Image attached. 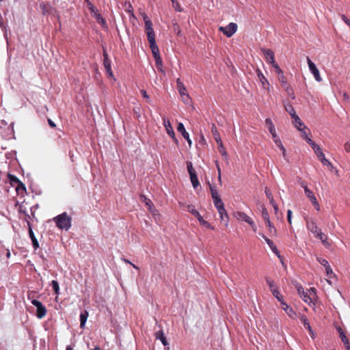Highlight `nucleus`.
<instances>
[{
    "instance_id": "25",
    "label": "nucleus",
    "mask_w": 350,
    "mask_h": 350,
    "mask_svg": "<svg viewBox=\"0 0 350 350\" xmlns=\"http://www.w3.org/2000/svg\"><path fill=\"white\" fill-rule=\"evenodd\" d=\"M211 131L212 135H213L214 139L215 140V142H221V139L220 135L218 132V130L217 129V126L215 124H212Z\"/></svg>"
},
{
    "instance_id": "37",
    "label": "nucleus",
    "mask_w": 350,
    "mask_h": 350,
    "mask_svg": "<svg viewBox=\"0 0 350 350\" xmlns=\"http://www.w3.org/2000/svg\"><path fill=\"white\" fill-rule=\"evenodd\" d=\"M87 7L93 16L98 12V10L90 1H88V5H87Z\"/></svg>"
},
{
    "instance_id": "51",
    "label": "nucleus",
    "mask_w": 350,
    "mask_h": 350,
    "mask_svg": "<svg viewBox=\"0 0 350 350\" xmlns=\"http://www.w3.org/2000/svg\"><path fill=\"white\" fill-rule=\"evenodd\" d=\"M317 261L321 265H323V267H325V268H326L327 266H329V263H328V261L324 258H317Z\"/></svg>"
},
{
    "instance_id": "20",
    "label": "nucleus",
    "mask_w": 350,
    "mask_h": 350,
    "mask_svg": "<svg viewBox=\"0 0 350 350\" xmlns=\"http://www.w3.org/2000/svg\"><path fill=\"white\" fill-rule=\"evenodd\" d=\"M301 185L304 189L305 194L309 198L311 202L317 200L313 192L307 187L304 183H302Z\"/></svg>"
},
{
    "instance_id": "17",
    "label": "nucleus",
    "mask_w": 350,
    "mask_h": 350,
    "mask_svg": "<svg viewBox=\"0 0 350 350\" xmlns=\"http://www.w3.org/2000/svg\"><path fill=\"white\" fill-rule=\"evenodd\" d=\"M262 53L265 56L266 60L268 63L272 64L274 63L275 57H274V53L272 50L271 49H261Z\"/></svg>"
},
{
    "instance_id": "11",
    "label": "nucleus",
    "mask_w": 350,
    "mask_h": 350,
    "mask_svg": "<svg viewBox=\"0 0 350 350\" xmlns=\"http://www.w3.org/2000/svg\"><path fill=\"white\" fill-rule=\"evenodd\" d=\"M265 124H266L267 126L268 127L269 131L270 132V133L272 136V138L275 144L276 140H280V139L276 133L275 126H274L273 123L272 122L271 119L267 118L265 120Z\"/></svg>"
},
{
    "instance_id": "19",
    "label": "nucleus",
    "mask_w": 350,
    "mask_h": 350,
    "mask_svg": "<svg viewBox=\"0 0 350 350\" xmlns=\"http://www.w3.org/2000/svg\"><path fill=\"white\" fill-rule=\"evenodd\" d=\"M177 130L179 133H181L182 136L185 139H187V141L188 142V144L189 145L191 144V140L189 138V133L186 131L185 129V126L183 125V123L180 122L178 123V126H177Z\"/></svg>"
},
{
    "instance_id": "40",
    "label": "nucleus",
    "mask_w": 350,
    "mask_h": 350,
    "mask_svg": "<svg viewBox=\"0 0 350 350\" xmlns=\"http://www.w3.org/2000/svg\"><path fill=\"white\" fill-rule=\"evenodd\" d=\"M275 144L282 151V155L284 157H285L286 155V149H285L284 146H283L281 140H276Z\"/></svg>"
},
{
    "instance_id": "14",
    "label": "nucleus",
    "mask_w": 350,
    "mask_h": 350,
    "mask_svg": "<svg viewBox=\"0 0 350 350\" xmlns=\"http://www.w3.org/2000/svg\"><path fill=\"white\" fill-rule=\"evenodd\" d=\"M309 293H310V295H308V293L307 292H305V293L301 297L306 303H308V304H311L313 302V299L316 296L315 288H311L309 290Z\"/></svg>"
},
{
    "instance_id": "55",
    "label": "nucleus",
    "mask_w": 350,
    "mask_h": 350,
    "mask_svg": "<svg viewBox=\"0 0 350 350\" xmlns=\"http://www.w3.org/2000/svg\"><path fill=\"white\" fill-rule=\"evenodd\" d=\"M155 63L157 66L159 68V66H162V60L161 58V56H158L157 57H154Z\"/></svg>"
},
{
    "instance_id": "41",
    "label": "nucleus",
    "mask_w": 350,
    "mask_h": 350,
    "mask_svg": "<svg viewBox=\"0 0 350 350\" xmlns=\"http://www.w3.org/2000/svg\"><path fill=\"white\" fill-rule=\"evenodd\" d=\"M262 217L265 222L270 221L269 213H268L267 208H262Z\"/></svg>"
},
{
    "instance_id": "7",
    "label": "nucleus",
    "mask_w": 350,
    "mask_h": 350,
    "mask_svg": "<svg viewBox=\"0 0 350 350\" xmlns=\"http://www.w3.org/2000/svg\"><path fill=\"white\" fill-rule=\"evenodd\" d=\"M236 217L239 220L247 222L252 228L254 232L257 231V226L253 219L243 212L239 211L236 213Z\"/></svg>"
},
{
    "instance_id": "32",
    "label": "nucleus",
    "mask_w": 350,
    "mask_h": 350,
    "mask_svg": "<svg viewBox=\"0 0 350 350\" xmlns=\"http://www.w3.org/2000/svg\"><path fill=\"white\" fill-rule=\"evenodd\" d=\"M267 284H268L270 291L271 293L275 292V291L278 290L277 285L275 284V282L273 280H271L269 278H266Z\"/></svg>"
},
{
    "instance_id": "22",
    "label": "nucleus",
    "mask_w": 350,
    "mask_h": 350,
    "mask_svg": "<svg viewBox=\"0 0 350 350\" xmlns=\"http://www.w3.org/2000/svg\"><path fill=\"white\" fill-rule=\"evenodd\" d=\"M299 317L301 322L304 324V327L307 329L311 334H313L312 327L310 325L307 317L304 314H299Z\"/></svg>"
},
{
    "instance_id": "38",
    "label": "nucleus",
    "mask_w": 350,
    "mask_h": 350,
    "mask_svg": "<svg viewBox=\"0 0 350 350\" xmlns=\"http://www.w3.org/2000/svg\"><path fill=\"white\" fill-rule=\"evenodd\" d=\"M221 208H222V210L220 209V208L217 209V211H218V213L219 214L221 219L224 220V217H226L228 219V215L226 210L225 209V207L224 206V207H221Z\"/></svg>"
},
{
    "instance_id": "44",
    "label": "nucleus",
    "mask_w": 350,
    "mask_h": 350,
    "mask_svg": "<svg viewBox=\"0 0 350 350\" xmlns=\"http://www.w3.org/2000/svg\"><path fill=\"white\" fill-rule=\"evenodd\" d=\"M94 17L96 18V20L97 21V22L98 23H100L102 25H105V20L103 19V18L102 17V16L98 12L96 14H95L94 16Z\"/></svg>"
},
{
    "instance_id": "15",
    "label": "nucleus",
    "mask_w": 350,
    "mask_h": 350,
    "mask_svg": "<svg viewBox=\"0 0 350 350\" xmlns=\"http://www.w3.org/2000/svg\"><path fill=\"white\" fill-rule=\"evenodd\" d=\"M163 126H165L167 134L172 138H175V133H174V129L171 125L170 120L168 118L164 117V118H163Z\"/></svg>"
},
{
    "instance_id": "45",
    "label": "nucleus",
    "mask_w": 350,
    "mask_h": 350,
    "mask_svg": "<svg viewBox=\"0 0 350 350\" xmlns=\"http://www.w3.org/2000/svg\"><path fill=\"white\" fill-rule=\"evenodd\" d=\"M301 133V137L306 140L307 137H308V133L307 131H309L306 126H304L301 129V130H299Z\"/></svg>"
},
{
    "instance_id": "13",
    "label": "nucleus",
    "mask_w": 350,
    "mask_h": 350,
    "mask_svg": "<svg viewBox=\"0 0 350 350\" xmlns=\"http://www.w3.org/2000/svg\"><path fill=\"white\" fill-rule=\"evenodd\" d=\"M256 72L258 79L261 83L262 88L269 92L270 84L268 80L266 79V77L264 76L262 72L259 69H257Z\"/></svg>"
},
{
    "instance_id": "28",
    "label": "nucleus",
    "mask_w": 350,
    "mask_h": 350,
    "mask_svg": "<svg viewBox=\"0 0 350 350\" xmlns=\"http://www.w3.org/2000/svg\"><path fill=\"white\" fill-rule=\"evenodd\" d=\"M267 227L269 228V232L271 236H275L277 234V230L271 221L265 222Z\"/></svg>"
},
{
    "instance_id": "1",
    "label": "nucleus",
    "mask_w": 350,
    "mask_h": 350,
    "mask_svg": "<svg viewBox=\"0 0 350 350\" xmlns=\"http://www.w3.org/2000/svg\"><path fill=\"white\" fill-rule=\"evenodd\" d=\"M144 20L145 23L146 33L150 44V48L151 49L153 57L154 58L160 56V54L159 49L156 44L155 34L152 28V23L149 18L146 15L144 16Z\"/></svg>"
},
{
    "instance_id": "62",
    "label": "nucleus",
    "mask_w": 350,
    "mask_h": 350,
    "mask_svg": "<svg viewBox=\"0 0 350 350\" xmlns=\"http://www.w3.org/2000/svg\"><path fill=\"white\" fill-rule=\"evenodd\" d=\"M271 250H272V252L275 254L278 257H280V254H279V251L277 249V247L276 245H275L273 247L271 248Z\"/></svg>"
},
{
    "instance_id": "10",
    "label": "nucleus",
    "mask_w": 350,
    "mask_h": 350,
    "mask_svg": "<svg viewBox=\"0 0 350 350\" xmlns=\"http://www.w3.org/2000/svg\"><path fill=\"white\" fill-rule=\"evenodd\" d=\"M307 229L310 231L314 235L317 234L321 230L318 228L316 221L314 219H306Z\"/></svg>"
},
{
    "instance_id": "12",
    "label": "nucleus",
    "mask_w": 350,
    "mask_h": 350,
    "mask_svg": "<svg viewBox=\"0 0 350 350\" xmlns=\"http://www.w3.org/2000/svg\"><path fill=\"white\" fill-rule=\"evenodd\" d=\"M176 83H177V89H178V92H179L180 95L181 96V97L186 96V98L187 100H190L191 98L187 93V88H185L183 83L181 81V80L179 78L177 79Z\"/></svg>"
},
{
    "instance_id": "42",
    "label": "nucleus",
    "mask_w": 350,
    "mask_h": 350,
    "mask_svg": "<svg viewBox=\"0 0 350 350\" xmlns=\"http://www.w3.org/2000/svg\"><path fill=\"white\" fill-rule=\"evenodd\" d=\"M339 336L342 342L344 343L345 347H347L348 345H350L349 339L347 338L345 333H340V335Z\"/></svg>"
},
{
    "instance_id": "63",
    "label": "nucleus",
    "mask_w": 350,
    "mask_h": 350,
    "mask_svg": "<svg viewBox=\"0 0 350 350\" xmlns=\"http://www.w3.org/2000/svg\"><path fill=\"white\" fill-rule=\"evenodd\" d=\"M271 250H272V252L275 254L278 257H280V254H279V251L277 249V247L276 245H275L273 247L271 248Z\"/></svg>"
},
{
    "instance_id": "3",
    "label": "nucleus",
    "mask_w": 350,
    "mask_h": 350,
    "mask_svg": "<svg viewBox=\"0 0 350 350\" xmlns=\"http://www.w3.org/2000/svg\"><path fill=\"white\" fill-rule=\"evenodd\" d=\"M14 123L8 124L4 120H0V133L4 137H9L14 133Z\"/></svg>"
},
{
    "instance_id": "30",
    "label": "nucleus",
    "mask_w": 350,
    "mask_h": 350,
    "mask_svg": "<svg viewBox=\"0 0 350 350\" xmlns=\"http://www.w3.org/2000/svg\"><path fill=\"white\" fill-rule=\"evenodd\" d=\"M187 211L193 215H194L197 219H198L201 216L200 213L195 208L194 206L193 205H188Z\"/></svg>"
},
{
    "instance_id": "61",
    "label": "nucleus",
    "mask_w": 350,
    "mask_h": 350,
    "mask_svg": "<svg viewBox=\"0 0 350 350\" xmlns=\"http://www.w3.org/2000/svg\"><path fill=\"white\" fill-rule=\"evenodd\" d=\"M265 194L269 200L273 198L271 192L267 188L265 189Z\"/></svg>"
},
{
    "instance_id": "54",
    "label": "nucleus",
    "mask_w": 350,
    "mask_h": 350,
    "mask_svg": "<svg viewBox=\"0 0 350 350\" xmlns=\"http://www.w3.org/2000/svg\"><path fill=\"white\" fill-rule=\"evenodd\" d=\"M325 271H326V273H327V275L329 278L332 277V275L334 274L333 273V271H332V269L331 268V267L329 265L327 266L326 268H325Z\"/></svg>"
},
{
    "instance_id": "35",
    "label": "nucleus",
    "mask_w": 350,
    "mask_h": 350,
    "mask_svg": "<svg viewBox=\"0 0 350 350\" xmlns=\"http://www.w3.org/2000/svg\"><path fill=\"white\" fill-rule=\"evenodd\" d=\"M29 233L30 238H31V241L33 242V247L36 249L38 248V245H38V241H37V239H36V237H35V235L33 234V230H32L31 227H29Z\"/></svg>"
},
{
    "instance_id": "29",
    "label": "nucleus",
    "mask_w": 350,
    "mask_h": 350,
    "mask_svg": "<svg viewBox=\"0 0 350 350\" xmlns=\"http://www.w3.org/2000/svg\"><path fill=\"white\" fill-rule=\"evenodd\" d=\"M282 88L284 90V91L286 92V94L288 96H290L292 99H295V94H294V90L291 85L285 86Z\"/></svg>"
},
{
    "instance_id": "47",
    "label": "nucleus",
    "mask_w": 350,
    "mask_h": 350,
    "mask_svg": "<svg viewBox=\"0 0 350 350\" xmlns=\"http://www.w3.org/2000/svg\"><path fill=\"white\" fill-rule=\"evenodd\" d=\"M273 295L282 304V301H284L283 300V297L280 295L278 290L275 291V292L272 293Z\"/></svg>"
},
{
    "instance_id": "56",
    "label": "nucleus",
    "mask_w": 350,
    "mask_h": 350,
    "mask_svg": "<svg viewBox=\"0 0 350 350\" xmlns=\"http://www.w3.org/2000/svg\"><path fill=\"white\" fill-rule=\"evenodd\" d=\"M287 220L288 222L291 224L292 223V211L291 210H288L287 211Z\"/></svg>"
},
{
    "instance_id": "6",
    "label": "nucleus",
    "mask_w": 350,
    "mask_h": 350,
    "mask_svg": "<svg viewBox=\"0 0 350 350\" xmlns=\"http://www.w3.org/2000/svg\"><path fill=\"white\" fill-rule=\"evenodd\" d=\"M187 170L190 176V180L194 189L200 185L199 180L196 172V170L193 167L192 163L190 161L187 162Z\"/></svg>"
},
{
    "instance_id": "46",
    "label": "nucleus",
    "mask_w": 350,
    "mask_h": 350,
    "mask_svg": "<svg viewBox=\"0 0 350 350\" xmlns=\"http://www.w3.org/2000/svg\"><path fill=\"white\" fill-rule=\"evenodd\" d=\"M260 234L264 239V240L266 241V243L268 244V245L269 246L270 248L273 247L275 245L273 241H271V239L267 238L265 234H263L262 233H260Z\"/></svg>"
},
{
    "instance_id": "31",
    "label": "nucleus",
    "mask_w": 350,
    "mask_h": 350,
    "mask_svg": "<svg viewBox=\"0 0 350 350\" xmlns=\"http://www.w3.org/2000/svg\"><path fill=\"white\" fill-rule=\"evenodd\" d=\"M278 81H280L282 88H284L285 86H287V85H290L288 83L287 79L285 77V75H284V73H282V75H278Z\"/></svg>"
},
{
    "instance_id": "24",
    "label": "nucleus",
    "mask_w": 350,
    "mask_h": 350,
    "mask_svg": "<svg viewBox=\"0 0 350 350\" xmlns=\"http://www.w3.org/2000/svg\"><path fill=\"white\" fill-rule=\"evenodd\" d=\"M291 118L293 120L292 122L293 125L297 130H301V129L304 127V126H305V124L302 122V121L297 115Z\"/></svg>"
},
{
    "instance_id": "2",
    "label": "nucleus",
    "mask_w": 350,
    "mask_h": 350,
    "mask_svg": "<svg viewBox=\"0 0 350 350\" xmlns=\"http://www.w3.org/2000/svg\"><path fill=\"white\" fill-rule=\"evenodd\" d=\"M53 221L57 228L61 230H68L71 227V217L66 213L55 217Z\"/></svg>"
},
{
    "instance_id": "18",
    "label": "nucleus",
    "mask_w": 350,
    "mask_h": 350,
    "mask_svg": "<svg viewBox=\"0 0 350 350\" xmlns=\"http://www.w3.org/2000/svg\"><path fill=\"white\" fill-rule=\"evenodd\" d=\"M281 304L282 306V309L286 312L290 318L295 319L297 317L296 312L285 301H282Z\"/></svg>"
},
{
    "instance_id": "4",
    "label": "nucleus",
    "mask_w": 350,
    "mask_h": 350,
    "mask_svg": "<svg viewBox=\"0 0 350 350\" xmlns=\"http://www.w3.org/2000/svg\"><path fill=\"white\" fill-rule=\"evenodd\" d=\"M208 185L215 206L216 207L217 210L219 208L221 209V208L224 207V204L221 199L220 198L217 189H215V187L212 186L209 183Z\"/></svg>"
},
{
    "instance_id": "64",
    "label": "nucleus",
    "mask_w": 350,
    "mask_h": 350,
    "mask_svg": "<svg viewBox=\"0 0 350 350\" xmlns=\"http://www.w3.org/2000/svg\"><path fill=\"white\" fill-rule=\"evenodd\" d=\"M312 203L314 205V208H315V209L317 211H319L320 210V205H319V204L317 200H316V201H314V202H313Z\"/></svg>"
},
{
    "instance_id": "58",
    "label": "nucleus",
    "mask_w": 350,
    "mask_h": 350,
    "mask_svg": "<svg viewBox=\"0 0 350 350\" xmlns=\"http://www.w3.org/2000/svg\"><path fill=\"white\" fill-rule=\"evenodd\" d=\"M342 21L350 27V20L344 14L341 16Z\"/></svg>"
},
{
    "instance_id": "49",
    "label": "nucleus",
    "mask_w": 350,
    "mask_h": 350,
    "mask_svg": "<svg viewBox=\"0 0 350 350\" xmlns=\"http://www.w3.org/2000/svg\"><path fill=\"white\" fill-rule=\"evenodd\" d=\"M271 64L274 68L275 72L278 74V75H282V73H284L283 71L280 69L278 64L275 62H274V63H272Z\"/></svg>"
},
{
    "instance_id": "53",
    "label": "nucleus",
    "mask_w": 350,
    "mask_h": 350,
    "mask_svg": "<svg viewBox=\"0 0 350 350\" xmlns=\"http://www.w3.org/2000/svg\"><path fill=\"white\" fill-rule=\"evenodd\" d=\"M140 92L142 94V96L146 99L147 102L149 103L150 102V98H149V96L148 95L147 92L146 90H140Z\"/></svg>"
},
{
    "instance_id": "27",
    "label": "nucleus",
    "mask_w": 350,
    "mask_h": 350,
    "mask_svg": "<svg viewBox=\"0 0 350 350\" xmlns=\"http://www.w3.org/2000/svg\"><path fill=\"white\" fill-rule=\"evenodd\" d=\"M284 106L285 110L288 113V114L291 116V118H293L297 115L296 111L292 105H291L290 103H286L284 102Z\"/></svg>"
},
{
    "instance_id": "43",
    "label": "nucleus",
    "mask_w": 350,
    "mask_h": 350,
    "mask_svg": "<svg viewBox=\"0 0 350 350\" xmlns=\"http://www.w3.org/2000/svg\"><path fill=\"white\" fill-rule=\"evenodd\" d=\"M171 1L172 3V5H173L174 8L177 12H182L183 11V9H182L180 3L176 0H171Z\"/></svg>"
},
{
    "instance_id": "60",
    "label": "nucleus",
    "mask_w": 350,
    "mask_h": 350,
    "mask_svg": "<svg viewBox=\"0 0 350 350\" xmlns=\"http://www.w3.org/2000/svg\"><path fill=\"white\" fill-rule=\"evenodd\" d=\"M40 7H41V8H42V13H43L44 14H48V13H49L47 6H46L45 4H41V5H40Z\"/></svg>"
},
{
    "instance_id": "52",
    "label": "nucleus",
    "mask_w": 350,
    "mask_h": 350,
    "mask_svg": "<svg viewBox=\"0 0 350 350\" xmlns=\"http://www.w3.org/2000/svg\"><path fill=\"white\" fill-rule=\"evenodd\" d=\"M323 165L332 167V163L325 157L320 160Z\"/></svg>"
},
{
    "instance_id": "33",
    "label": "nucleus",
    "mask_w": 350,
    "mask_h": 350,
    "mask_svg": "<svg viewBox=\"0 0 350 350\" xmlns=\"http://www.w3.org/2000/svg\"><path fill=\"white\" fill-rule=\"evenodd\" d=\"M217 145H218V150L219 152V153L223 156V157H225V158L226 159L227 158V156H228V154H227V152L224 146V144H223V142L222 141H221V142H217Z\"/></svg>"
},
{
    "instance_id": "21",
    "label": "nucleus",
    "mask_w": 350,
    "mask_h": 350,
    "mask_svg": "<svg viewBox=\"0 0 350 350\" xmlns=\"http://www.w3.org/2000/svg\"><path fill=\"white\" fill-rule=\"evenodd\" d=\"M140 199L142 202H144L146 204V206L148 207L149 211L152 213V214L154 215L155 213L157 212V210L155 208H152V203L151 200L148 198H147L145 196H140Z\"/></svg>"
},
{
    "instance_id": "16",
    "label": "nucleus",
    "mask_w": 350,
    "mask_h": 350,
    "mask_svg": "<svg viewBox=\"0 0 350 350\" xmlns=\"http://www.w3.org/2000/svg\"><path fill=\"white\" fill-rule=\"evenodd\" d=\"M103 56H104V60H103L104 67H105L107 74L109 75V76L112 77L113 73H112L111 68V62H110L109 58L108 57V55L107 54L105 51H104Z\"/></svg>"
},
{
    "instance_id": "59",
    "label": "nucleus",
    "mask_w": 350,
    "mask_h": 350,
    "mask_svg": "<svg viewBox=\"0 0 350 350\" xmlns=\"http://www.w3.org/2000/svg\"><path fill=\"white\" fill-rule=\"evenodd\" d=\"M344 148L347 152H350V140L345 144Z\"/></svg>"
},
{
    "instance_id": "50",
    "label": "nucleus",
    "mask_w": 350,
    "mask_h": 350,
    "mask_svg": "<svg viewBox=\"0 0 350 350\" xmlns=\"http://www.w3.org/2000/svg\"><path fill=\"white\" fill-rule=\"evenodd\" d=\"M314 152L316 153L317 157L319 158V160L322 159L323 157H325V155L323 152V150L321 148H317V150H316L314 151Z\"/></svg>"
},
{
    "instance_id": "39",
    "label": "nucleus",
    "mask_w": 350,
    "mask_h": 350,
    "mask_svg": "<svg viewBox=\"0 0 350 350\" xmlns=\"http://www.w3.org/2000/svg\"><path fill=\"white\" fill-rule=\"evenodd\" d=\"M51 285L52 286L55 294L58 295L59 294V286L58 282L56 280H53Z\"/></svg>"
},
{
    "instance_id": "23",
    "label": "nucleus",
    "mask_w": 350,
    "mask_h": 350,
    "mask_svg": "<svg viewBox=\"0 0 350 350\" xmlns=\"http://www.w3.org/2000/svg\"><path fill=\"white\" fill-rule=\"evenodd\" d=\"M154 336H155L156 339L160 340L164 346H167L169 345L165 336H164V333L162 330L156 332L154 334Z\"/></svg>"
},
{
    "instance_id": "57",
    "label": "nucleus",
    "mask_w": 350,
    "mask_h": 350,
    "mask_svg": "<svg viewBox=\"0 0 350 350\" xmlns=\"http://www.w3.org/2000/svg\"><path fill=\"white\" fill-rule=\"evenodd\" d=\"M297 289L298 294L299 295L300 297H301L305 293V291L302 286H297Z\"/></svg>"
},
{
    "instance_id": "8",
    "label": "nucleus",
    "mask_w": 350,
    "mask_h": 350,
    "mask_svg": "<svg viewBox=\"0 0 350 350\" xmlns=\"http://www.w3.org/2000/svg\"><path fill=\"white\" fill-rule=\"evenodd\" d=\"M31 304L36 307V316L38 319L43 318L46 313L45 306L38 300L33 299Z\"/></svg>"
},
{
    "instance_id": "48",
    "label": "nucleus",
    "mask_w": 350,
    "mask_h": 350,
    "mask_svg": "<svg viewBox=\"0 0 350 350\" xmlns=\"http://www.w3.org/2000/svg\"><path fill=\"white\" fill-rule=\"evenodd\" d=\"M173 29L177 36H181L182 31H181L180 27L178 23L173 24Z\"/></svg>"
},
{
    "instance_id": "5",
    "label": "nucleus",
    "mask_w": 350,
    "mask_h": 350,
    "mask_svg": "<svg viewBox=\"0 0 350 350\" xmlns=\"http://www.w3.org/2000/svg\"><path fill=\"white\" fill-rule=\"evenodd\" d=\"M237 25L234 23H230L226 27H219V31L222 32L228 38L232 36L237 31Z\"/></svg>"
},
{
    "instance_id": "26",
    "label": "nucleus",
    "mask_w": 350,
    "mask_h": 350,
    "mask_svg": "<svg viewBox=\"0 0 350 350\" xmlns=\"http://www.w3.org/2000/svg\"><path fill=\"white\" fill-rule=\"evenodd\" d=\"M89 314L87 310L83 311L80 314V327L81 328H83L85 325V323L88 318Z\"/></svg>"
},
{
    "instance_id": "9",
    "label": "nucleus",
    "mask_w": 350,
    "mask_h": 350,
    "mask_svg": "<svg viewBox=\"0 0 350 350\" xmlns=\"http://www.w3.org/2000/svg\"><path fill=\"white\" fill-rule=\"evenodd\" d=\"M307 62L308 64V67L310 69V71L313 75L315 80L318 82H321L322 81V78L320 75V72L317 68L316 65L314 62L311 61V59L309 57H307Z\"/></svg>"
},
{
    "instance_id": "36",
    "label": "nucleus",
    "mask_w": 350,
    "mask_h": 350,
    "mask_svg": "<svg viewBox=\"0 0 350 350\" xmlns=\"http://www.w3.org/2000/svg\"><path fill=\"white\" fill-rule=\"evenodd\" d=\"M198 220L201 226H204L207 228L211 229V230H214V227L212 226L207 221L204 219L202 216H200V217H199L198 219Z\"/></svg>"
},
{
    "instance_id": "34",
    "label": "nucleus",
    "mask_w": 350,
    "mask_h": 350,
    "mask_svg": "<svg viewBox=\"0 0 350 350\" xmlns=\"http://www.w3.org/2000/svg\"><path fill=\"white\" fill-rule=\"evenodd\" d=\"M314 237L320 239L323 244H326L327 237L325 234L323 233L321 230H320L317 234H316Z\"/></svg>"
}]
</instances>
